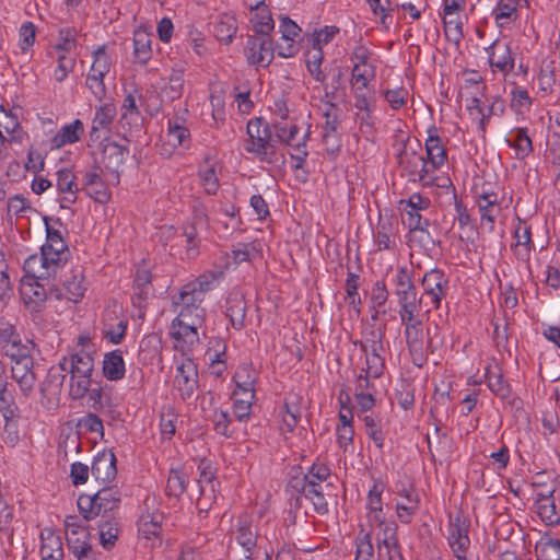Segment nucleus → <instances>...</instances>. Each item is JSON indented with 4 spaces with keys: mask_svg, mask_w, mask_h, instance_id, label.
<instances>
[{
    "mask_svg": "<svg viewBox=\"0 0 560 560\" xmlns=\"http://www.w3.org/2000/svg\"><path fill=\"white\" fill-rule=\"evenodd\" d=\"M248 140L245 150L253 153L260 162L278 164L284 162V155L278 152L271 126L261 117L250 119L247 124Z\"/></svg>",
    "mask_w": 560,
    "mask_h": 560,
    "instance_id": "obj_1",
    "label": "nucleus"
},
{
    "mask_svg": "<svg viewBox=\"0 0 560 560\" xmlns=\"http://www.w3.org/2000/svg\"><path fill=\"white\" fill-rule=\"evenodd\" d=\"M68 374H70L69 394L72 399L83 398L91 386V376L94 370L93 357L83 350L71 353L61 359Z\"/></svg>",
    "mask_w": 560,
    "mask_h": 560,
    "instance_id": "obj_2",
    "label": "nucleus"
},
{
    "mask_svg": "<svg viewBox=\"0 0 560 560\" xmlns=\"http://www.w3.org/2000/svg\"><path fill=\"white\" fill-rule=\"evenodd\" d=\"M404 337L412 362L419 368L427 362L428 354L434 353L443 343L438 326H435L434 331L427 328L425 332L423 325L406 327L404 328Z\"/></svg>",
    "mask_w": 560,
    "mask_h": 560,
    "instance_id": "obj_3",
    "label": "nucleus"
},
{
    "mask_svg": "<svg viewBox=\"0 0 560 560\" xmlns=\"http://www.w3.org/2000/svg\"><path fill=\"white\" fill-rule=\"evenodd\" d=\"M120 503V491L117 487H104L94 495L81 494L78 499V508L84 520L90 521L100 515L103 518L109 516Z\"/></svg>",
    "mask_w": 560,
    "mask_h": 560,
    "instance_id": "obj_4",
    "label": "nucleus"
},
{
    "mask_svg": "<svg viewBox=\"0 0 560 560\" xmlns=\"http://www.w3.org/2000/svg\"><path fill=\"white\" fill-rule=\"evenodd\" d=\"M397 163L401 175L407 176L409 180L419 182L423 186L434 185L436 177L431 174V168L423 155L416 150H410L405 145L397 154Z\"/></svg>",
    "mask_w": 560,
    "mask_h": 560,
    "instance_id": "obj_5",
    "label": "nucleus"
},
{
    "mask_svg": "<svg viewBox=\"0 0 560 560\" xmlns=\"http://www.w3.org/2000/svg\"><path fill=\"white\" fill-rule=\"evenodd\" d=\"M383 338L384 334L382 331L372 330L370 337L365 340L355 342L366 355V369L364 372L373 378L381 377L385 370V360L382 357L384 352Z\"/></svg>",
    "mask_w": 560,
    "mask_h": 560,
    "instance_id": "obj_6",
    "label": "nucleus"
},
{
    "mask_svg": "<svg viewBox=\"0 0 560 560\" xmlns=\"http://www.w3.org/2000/svg\"><path fill=\"white\" fill-rule=\"evenodd\" d=\"M394 294L397 299L398 307L422 304V296H418L417 288L413 283L412 271L406 266L396 269L392 278Z\"/></svg>",
    "mask_w": 560,
    "mask_h": 560,
    "instance_id": "obj_7",
    "label": "nucleus"
},
{
    "mask_svg": "<svg viewBox=\"0 0 560 560\" xmlns=\"http://www.w3.org/2000/svg\"><path fill=\"white\" fill-rule=\"evenodd\" d=\"M55 283H50V279L43 281L42 279L22 278L20 292L26 306L38 312L48 296V291L52 292Z\"/></svg>",
    "mask_w": 560,
    "mask_h": 560,
    "instance_id": "obj_8",
    "label": "nucleus"
},
{
    "mask_svg": "<svg viewBox=\"0 0 560 560\" xmlns=\"http://www.w3.org/2000/svg\"><path fill=\"white\" fill-rule=\"evenodd\" d=\"M128 154V147L119 144L109 138H105L101 142V156L98 159V164L104 170L114 174L118 182L119 173Z\"/></svg>",
    "mask_w": 560,
    "mask_h": 560,
    "instance_id": "obj_9",
    "label": "nucleus"
},
{
    "mask_svg": "<svg viewBox=\"0 0 560 560\" xmlns=\"http://www.w3.org/2000/svg\"><path fill=\"white\" fill-rule=\"evenodd\" d=\"M423 295L428 296L434 308H440L450 289V279L441 269L434 268L424 273L421 280Z\"/></svg>",
    "mask_w": 560,
    "mask_h": 560,
    "instance_id": "obj_10",
    "label": "nucleus"
},
{
    "mask_svg": "<svg viewBox=\"0 0 560 560\" xmlns=\"http://www.w3.org/2000/svg\"><path fill=\"white\" fill-rule=\"evenodd\" d=\"M245 55L249 65L268 67L275 58L271 37L249 36L246 42Z\"/></svg>",
    "mask_w": 560,
    "mask_h": 560,
    "instance_id": "obj_11",
    "label": "nucleus"
},
{
    "mask_svg": "<svg viewBox=\"0 0 560 560\" xmlns=\"http://www.w3.org/2000/svg\"><path fill=\"white\" fill-rule=\"evenodd\" d=\"M511 198L505 196L501 198L493 191H482L477 198V205L480 212L481 221L489 223V231H493L495 219L499 217L503 208H508Z\"/></svg>",
    "mask_w": 560,
    "mask_h": 560,
    "instance_id": "obj_12",
    "label": "nucleus"
},
{
    "mask_svg": "<svg viewBox=\"0 0 560 560\" xmlns=\"http://www.w3.org/2000/svg\"><path fill=\"white\" fill-rule=\"evenodd\" d=\"M174 382L184 400L192 397L198 388V371L191 359H184L177 366Z\"/></svg>",
    "mask_w": 560,
    "mask_h": 560,
    "instance_id": "obj_13",
    "label": "nucleus"
},
{
    "mask_svg": "<svg viewBox=\"0 0 560 560\" xmlns=\"http://www.w3.org/2000/svg\"><path fill=\"white\" fill-rule=\"evenodd\" d=\"M23 269L26 273L23 278L42 279L47 282L50 278L56 280L59 270L57 265L48 259V256L44 255L42 250L40 255L30 256L24 261Z\"/></svg>",
    "mask_w": 560,
    "mask_h": 560,
    "instance_id": "obj_14",
    "label": "nucleus"
},
{
    "mask_svg": "<svg viewBox=\"0 0 560 560\" xmlns=\"http://www.w3.org/2000/svg\"><path fill=\"white\" fill-rule=\"evenodd\" d=\"M144 505L147 510L142 512L137 523L138 534L145 539H151L152 537L160 538L164 514L154 509V501H152V505H150V501L147 499Z\"/></svg>",
    "mask_w": 560,
    "mask_h": 560,
    "instance_id": "obj_15",
    "label": "nucleus"
},
{
    "mask_svg": "<svg viewBox=\"0 0 560 560\" xmlns=\"http://www.w3.org/2000/svg\"><path fill=\"white\" fill-rule=\"evenodd\" d=\"M203 319L198 314L183 318L178 314L172 323L171 336L176 340H184L189 345H194L199 340L197 329L201 326Z\"/></svg>",
    "mask_w": 560,
    "mask_h": 560,
    "instance_id": "obj_16",
    "label": "nucleus"
},
{
    "mask_svg": "<svg viewBox=\"0 0 560 560\" xmlns=\"http://www.w3.org/2000/svg\"><path fill=\"white\" fill-rule=\"evenodd\" d=\"M205 296L198 292L196 285H191L186 283L179 294L177 300L174 302L176 305L180 306L179 313L183 317L192 316V315H201V318L206 316V310L201 307V303L203 302Z\"/></svg>",
    "mask_w": 560,
    "mask_h": 560,
    "instance_id": "obj_17",
    "label": "nucleus"
},
{
    "mask_svg": "<svg viewBox=\"0 0 560 560\" xmlns=\"http://www.w3.org/2000/svg\"><path fill=\"white\" fill-rule=\"evenodd\" d=\"M488 61L492 69L510 73L514 69V55L510 44L501 40H494L487 49Z\"/></svg>",
    "mask_w": 560,
    "mask_h": 560,
    "instance_id": "obj_18",
    "label": "nucleus"
},
{
    "mask_svg": "<svg viewBox=\"0 0 560 560\" xmlns=\"http://www.w3.org/2000/svg\"><path fill=\"white\" fill-rule=\"evenodd\" d=\"M469 523L457 515L450 520L447 544L453 553L468 552L470 538L468 536Z\"/></svg>",
    "mask_w": 560,
    "mask_h": 560,
    "instance_id": "obj_19",
    "label": "nucleus"
},
{
    "mask_svg": "<svg viewBox=\"0 0 560 560\" xmlns=\"http://www.w3.org/2000/svg\"><path fill=\"white\" fill-rule=\"evenodd\" d=\"M57 278L59 282L62 283L66 292L69 294V300L78 302L83 298L86 287L81 266H75L69 271H66L65 265L62 264V269L58 270Z\"/></svg>",
    "mask_w": 560,
    "mask_h": 560,
    "instance_id": "obj_20",
    "label": "nucleus"
},
{
    "mask_svg": "<svg viewBox=\"0 0 560 560\" xmlns=\"http://www.w3.org/2000/svg\"><path fill=\"white\" fill-rule=\"evenodd\" d=\"M406 203L409 208L405 209L407 214V225L409 230L411 232H428L430 222L428 219H423L419 211L428 209L430 206V200L428 198H423L419 194H412Z\"/></svg>",
    "mask_w": 560,
    "mask_h": 560,
    "instance_id": "obj_21",
    "label": "nucleus"
},
{
    "mask_svg": "<svg viewBox=\"0 0 560 560\" xmlns=\"http://www.w3.org/2000/svg\"><path fill=\"white\" fill-rule=\"evenodd\" d=\"M46 243L42 246L44 255L52 260L59 269H62V264L67 260L68 246L63 241L59 231L51 229L47 225Z\"/></svg>",
    "mask_w": 560,
    "mask_h": 560,
    "instance_id": "obj_22",
    "label": "nucleus"
},
{
    "mask_svg": "<svg viewBox=\"0 0 560 560\" xmlns=\"http://www.w3.org/2000/svg\"><path fill=\"white\" fill-rule=\"evenodd\" d=\"M33 358L13 362L11 368L12 378L18 383L24 396H30L36 383V375L33 371Z\"/></svg>",
    "mask_w": 560,
    "mask_h": 560,
    "instance_id": "obj_23",
    "label": "nucleus"
},
{
    "mask_svg": "<svg viewBox=\"0 0 560 560\" xmlns=\"http://www.w3.org/2000/svg\"><path fill=\"white\" fill-rule=\"evenodd\" d=\"M115 116L116 107L113 103H105L96 108L94 118L92 120L90 140H101L102 133L108 132L110 130Z\"/></svg>",
    "mask_w": 560,
    "mask_h": 560,
    "instance_id": "obj_24",
    "label": "nucleus"
},
{
    "mask_svg": "<svg viewBox=\"0 0 560 560\" xmlns=\"http://www.w3.org/2000/svg\"><path fill=\"white\" fill-rule=\"evenodd\" d=\"M91 475L102 482L114 480L117 475L115 454L106 451L97 454L91 466Z\"/></svg>",
    "mask_w": 560,
    "mask_h": 560,
    "instance_id": "obj_25",
    "label": "nucleus"
},
{
    "mask_svg": "<svg viewBox=\"0 0 560 560\" xmlns=\"http://www.w3.org/2000/svg\"><path fill=\"white\" fill-rule=\"evenodd\" d=\"M397 494L407 500V503L397 502L396 513L399 521L404 524H409L413 515L417 513L420 504V499L416 490L410 487H397Z\"/></svg>",
    "mask_w": 560,
    "mask_h": 560,
    "instance_id": "obj_26",
    "label": "nucleus"
},
{
    "mask_svg": "<svg viewBox=\"0 0 560 560\" xmlns=\"http://www.w3.org/2000/svg\"><path fill=\"white\" fill-rule=\"evenodd\" d=\"M434 133H430L425 140L427 159L425 162L431 168V174L434 175V171L441 168L447 161V152L442 144L441 138Z\"/></svg>",
    "mask_w": 560,
    "mask_h": 560,
    "instance_id": "obj_27",
    "label": "nucleus"
},
{
    "mask_svg": "<svg viewBox=\"0 0 560 560\" xmlns=\"http://www.w3.org/2000/svg\"><path fill=\"white\" fill-rule=\"evenodd\" d=\"M84 135V125L80 119L65 125L51 139V149H60L66 144L78 142Z\"/></svg>",
    "mask_w": 560,
    "mask_h": 560,
    "instance_id": "obj_28",
    "label": "nucleus"
},
{
    "mask_svg": "<svg viewBox=\"0 0 560 560\" xmlns=\"http://www.w3.org/2000/svg\"><path fill=\"white\" fill-rule=\"evenodd\" d=\"M246 308L247 305L242 295L230 294L226 299V316L234 329L241 330L245 327Z\"/></svg>",
    "mask_w": 560,
    "mask_h": 560,
    "instance_id": "obj_29",
    "label": "nucleus"
},
{
    "mask_svg": "<svg viewBox=\"0 0 560 560\" xmlns=\"http://www.w3.org/2000/svg\"><path fill=\"white\" fill-rule=\"evenodd\" d=\"M67 374L68 372L61 360L57 365H52L48 370L46 380L40 385L42 395L46 396L59 394L61 392Z\"/></svg>",
    "mask_w": 560,
    "mask_h": 560,
    "instance_id": "obj_30",
    "label": "nucleus"
},
{
    "mask_svg": "<svg viewBox=\"0 0 560 560\" xmlns=\"http://www.w3.org/2000/svg\"><path fill=\"white\" fill-rule=\"evenodd\" d=\"M200 476L198 479L201 498L198 499V505L203 510L202 501L207 497V492L210 493L209 499H215V476L212 465L207 460H201L199 466Z\"/></svg>",
    "mask_w": 560,
    "mask_h": 560,
    "instance_id": "obj_31",
    "label": "nucleus"
},
{
    "mask_svg": "<svg viewBox=\"0 0 560 560\" xmlns=\"http://www.w3.org/2000/svg\"><path fill=\"white\" fill-rule=\"evenodd\" d=\"M103 373L109 381H119L124 378L126 368L120 349L113 350L104 355Z\"/></svg>",
    "mask_w": 560,
    "mask_h": 560,
    "instance_id": "obj_32",
    "label": "nucleus"
},
{
    "mask_svg": "<svg viewBox=\"0 0 560 560\" xmlns=\"http://www.w3.org/2000/svg\"><path fill=\"white\" fill-rule=\"evenodd\" d=\"M73 45L74 44L72 42L66 40L63 45H57L55 47L56 51L58 52L57 67L54 71V77L57 82L65 81L75 66L74 57L65 52L69 51Z\"/></svg>",
    "mask_w": 560,
    "mask_h": 560,
    "instance_id": "obj_33",
    "label": "nucleus"
},
{
    "mask_svg": "<svg viewBox=\"0 0 560 560\" xmlns=\"http://www.w3.org/2000/svg\"><path fill=\"white\" fill-rule=\"evenodd\" d=\"M84 189L96 202L106 203L110 199V190L97 172H89L84 175Z\"/></svg>",
    "mask_w": 560,
    "mask_h": 560,
    "instance_id": "obj_34",
    "label": "nucleus"
},
{
    "mask_svg": "<svg viewBox=\"0 0 560 560\" xmlns=\"http://www.w3.org/2000/svg\"><path fill=\"white\" fill-rule=\"evenodd\" d=\"M237 32V21L236 19L228 13L221 14L213 25V35L215 38L229 45L233 42L235 34Z\"/></svg>",
    "mask_w": 560,
    "mask_h": 560,
    "instance_id": "obj_35",
    "label": "nucleus"
},
{
    "mask_svg": "<svg viewBox=\"0 0 560 560\" xmlns=\"http://www.w3.org/2000/svg\"><path fill=\"white\" fill-rule=\"evenodd\" d=\"M486 376L489 389L502 400L511 404L512 389L510 384L503 378L500 369L498 366L487 369Z\"/></svg>",
    "mask_w": 560,
    "mask_h": 560,
    "instance_id": "obj_36",
    "label": "nucleus"
},
{
    "mask_svg": "<svg viewBox=\"0 0 560 560\" xmlns=\"http://www.w3.org/2000/svg\"><path fill=\"white\" fill-rule=\"evenodd\" d=\"M152 35L144 30H137L133 33V56L136 60L145 65L152 56Z\"/></svg>",
    "mask_w": 560,
    "mask_h": 560,
    "instance_id": "obj_37",
    "label": "nucleus"
},
{
    "mask_svg": "<svg viewBox=\"0 0 560 560\" xmlns=\"http://www.w3.org/2000/svg\"><path fill=\"white\" fill-rule=\"evenodd\" d=\"M122 113L119 119V124L122 129H132L139 127L142 120L141 114L136 104V98L132 94H128L122 103Z\"/></svg>",
    "mask_w": 560,
    "mask_h": 560,
    "instance_id": "obj_38",
    "label": "nucleus"
},
{
    "mask_svg": "<svg viewBox=\"0 0 560 560\" xmlns=\"http://www.w3.org/2000/svg\"><path fill=\"white\" fill-rule=\"evenodd\" d=\"M185 68L177 66L173 68L167 84L162 89V95L167 101L173 102L183 95Z\"/></svg>",
    "mask_w": 560,
    "mask_h": 560,
    "instance_id": "obj_39",
    "label": "nucleus"
},
{
    "mask_svg": "<svg viewBox=\"0 0 560 560\" xmlns=\"http://www.w3.org/2000/svg\"><path fill=\"white\" fill-rule=\"evenodd\" d=\"M535 553L538 560H560V540L542 535L536 542Z\"/></svg>",
    "mask_w": 560,
    "mask_h": 560,
    "instance_id": "obj_40",
    "label": "nucleus"
},
{
    "mask_svg": "<svg viewBox=\"0 0 560 560\" xmlns=\"http://www.w3.org/2000/svg\"><path fill=\"white\" fill-rule=\"evenodd\" d=\"M506 143L515 150L518 160H524L533 152V142L526 128L515 129L514 137L506 139Z\"/></svg>",
    "mask_w": 560,
    "mask_h": 560,
    "instance_id": "obj_41",
    "label": "nucleus"
},
{
    "mask_svg": "<svg viewBox=\"0 0 560 560\" xmlns=\"http://www.w3.org/2000/svg\"><path fill=\"white\" fill-rule=\"evenodd\" d=\"M382 492L383 489L378 485H374L368 494L369 520L373 525L384 524Z\"/></svg>",
    "mask_w": 560,
    "mask_h": 560,
    "instance_id": "obj_42",
    "label": "nucleus"
},
{
    "mask_svg": "<svg viewBox=\"0 0 560 560\" xmlns=\"http://www.w3.org/2000/svg\"><path fill=\"white\" fill-rule=\"evenodd\" d=\"M236 390L234 395L243 393L244 395L255 394L256 373L249 365H241L234 374Z\"/></svg>",
    "mask_w": 560,
    "mask_h": 560,
    "instance_id": "obj_43",
    "label": "nucleus"
},
{
    "mask_svg": "<svg viewBox=\"0 0 560 560\" xmlns=\"http://www.w3.org/2000/svg\"><path fill=\"white\" fill-rule=\"evenodd\" d=\"M100 542L105 549H110L118 538V522L113 516H107L98 523Z\"/></svg>",
    "mask_w": 560,
    "mask_h": 560,
    "instance_id": "obj_44",
    "label": "nucleus"
},
{
    "mask_svg": "<svg viewBox=\"0 0 560 560\" xmlns=\"http://www.w3.org/2000/svg\"><path fill=\"white\" fill-rule=\"evenodd\" d=\"M190 132L186 126H184L179 118L168 119L166 141L172 147L176 148L183 145L189 141Z\"/></svg>",
    "mask_w": 560,
    "mask_h": 560,
    "instance_id": "obj_45",
    "label": "nucleus"
},
{
    "mask_svg": "<svg viewBox=\"0 0 560 560\" xmlns=\"http://www.w3.org/2000/svg\"><path fill=\"white\" fill-rule=\"evenodd\" d=\"M66 536L68 548L73 555L92 548L91 534L88 527L80 530L72 529V532H67Z\"/></svg>",
    "mask_w": 560,
    "mask_h": 560,
    "instance_id": "obj_46",
    "label": "nucleus"
},
{
    "mask_svg": "<svg viewBox=\"0 0 560 560\" xmlns=\"http://www.w3.org/2000/svg\"><path fill=\"white\" fill-rule=\"evenodd\" d=\"M151 281L152 276L148 269H139L137 271L133 284V299H138L139 303L153 294Z\"/></svg>",
    "mask_w": 560,
    "mask_h": 560,
    "instance_id": "obj_47",
    "label": "nucleus"
},
{
    "mask_svg": "<svg viewBox=\"0 0 560 560\" xmlns=\"http://www.w3.org/2000/svg\"><path fill=\"white\" fill-rule=\"evenodd\" d=\"M0 109L3 113V118L0 119V129L2 132L4 131L8 135L5 136L8 143L21 142L22 137L20 133L22 132V128L18 117L11 113L5 112L2 106Z\"/></svg>",
    "mask_w": 560,
    "mask_h": 560,
    "instance_id": "obj_48",
    "label": "nucleus"
},
{
    "mask_svg": "<svg viewBox=\"0 0 560 560\" xmlns=\"http://www.w3.org/2000/svg\"><path fill=\"white\" fill-rule=\"evenodd\" d=\"M444 14L443 23H444V33L445 37L448 42L454 44H459L464 37L463 33V23L456 12H452L450 14Z\"/></svg>",
    "mask_w": 560,
    "mask_h": 560,
    "instance_id": "obj_49",
    "label": "nucleus"
},
{
    "mask_svg": "<svg viewBox=\"0 0 560 560\" xmlns=\"http://www.w3.org/2000/svg\"><path fill=\"white\" fill-rule=\"evenodd\" d=\"M375 74L374 66L352 67L350 83L357 90L365 89L374 80Z\"/></svg>",
    "mask_w": 560,
    "mask_h": 560,
    "instance_id": "obj_50",
    "label": "nucleus"
},
{
    "mask_svg": "<svg viewBox=\"0 0 560 560\" xmlns=\"http://www.w3.org/2000/svg\"><path fill=\"white\" fill-rule=\"evenodd\" d=\"M186 486L187 479L185 474L179 469H172L167 478L166 494L178 498L186 490Z\"/></svg>",
    "mask_w": 560,
    "mask_h": 560,
    "instance_id": "obj_51",
    "label": "nucleus"
},
{
    "mask_svg": "<svg viewBox=\"0 0 560 560\" xmlns=\"http://www.w3.org/2000/svg\"><path fill=\"white\" fill-rule=\"evenodd\" d=\"M421 306L422 304H413L399 307L398 315L404 328L423 325L421 318Z\"/></svg>",
    "mask_w": 560,
    "mask_h": 560,
    "instance_id": "obj_52",
    "label": "nucleus"
},
{
    "mask_svg": "<svg viewBox=\"0 0 560 560\" xmlns=\"http://www.w3.org/2000/svg\"><path fill=\"white\" fill-rule=\"evenodd\" d=\"M127 327L128 322L126 319H120L116 324L105 323L103 327V336L109 342L119 345L125 338Z\"/></svg>",
    "mask_w": 560,
    "mask_h": 560,
    "instance_id": "obj_53",
    "label": "nucleus"
},
{
    "mask_svg": "<svg viewBox=\"0 0 560 560\" xmlns=\"http://www.w3.org/2000/svg\"><path fill=\"white\" fill-rule=\"evenodd\" d=\"M382 528V535L383 537L377 538L378 542V551L382 552L383 548H396L397 547V525L392 523H386L384 521L383 525H377Z\"/></svg>",
    "mask_w": 560,
    "mask_h": 560,
    "instance_id": "obj_54",
    "label": "nucleus"
},
{
    "mask_svg": "<svg viewBox=\"0 0 560 560\" xmlns=\"http://www.w3.org/2000/svg\"><path fill=\"white\" fill-rule=\"evenodd\" d=\"M112 66L110 56L106 52L105 46L97 48L93 54V62L91 66V72L106 75Z\"/></svg>",
    "mask_w": 560,
    "mask_h": 560,
    "instance_id": "obj_55",
    "label": "nucleus"
},
{
    "mask_svg": "<svg viewBox=\"0 0 560 560\" xmlns=\"http://www.w3.org/2000/svg\"><path fill=\"white\" fill-rule=\"evenodd\" d=\"M254 30L258 34V36L270 37V33L275 28V22L271 15L261 10L253 18Z\"/></svg>",
    "mask_w": 560,
    "mask_h": 560,
    "instance_id": "obj_56",
    "label": "nucleus"
},
{
    "mask_svg": "<svg viewBox=\"0 0 560 560\" xmlns=\"http://www.w3.org/2000/svg\"><path fill=\"white\" fill-rule=\"evenodd\" d=\"M222 276L220 271H208L200 275L195 281L188 282L191 285H196V289L203 296L208 291L214 289L219 278Z\"/></svg>",
    "mask_w": 560,
    "mask_h": 560,
    "instance_id": "obj_57",
    "label": "nucleus"
},
{
    "mask_svg": "<svg viewBox=\"0 0 560 560\" xmlns=\"http://www.w3.org/2000/svg\"><path fill=\"white\" fill-rule=\"evenodd\" d=\"M3 351L4 354L12 360V362L33 358L31 353V347L27 343H23L21 339L13 343L5 345Z\"/></svg>",
    "mask_w": 560,
    "mask_h": 560,
    "instance_id": "obj_58",
    "label": "nucleus"
},
{
    "mask_svg": "<svg viewBox=\"0 0 560 560\" xmlns=\"http://www.w3.org/2000/svg\"><path fill=\"white\" fill-rule=\"evenodd\" d=\"M324 59V54L322 49H313V55L307 59L306 66L311 75L320 83H324L326 80V75L322 70V62Z\"/></svg>",
    "mask_w": 560,
    "mask_h": 560,
    "instance_id": "obj_59",
    "label": "nucleus"
},
{
    "mask_svg": "<svg viewBox=\"0 0 560 560\" xmlns=\"http://www.w3.org/2000/svg\"><path fill=\"white\" fill-rule=\"evenodd\" d=\"M104 77L105 75L98 74L96 72L93 73L90 70L85 80L86 88L98 101H102L106 96Z\"/></svg>",
    "mask_w": 560,
    "mask_h": 560,
    "instance_id": "obj_60",
    "label": "nucleus"
},
{
    "mask_svg": "<svg viewBox=\"0 0 560 560\" xmlns=\"http://www.w3.org/2000/svg\"><path fill=\"white\" fill-rule=\"evenodd\" d=\"M236 540L244 548L246 555H252V550L257 545V535L250 526L241 525L236 534Z\"/></svg>",
    "mask_w": 560,
    "mask_h": 560,
    "instance_id": "obj_61",
    "label": "nucleus"
},
{
    "mask_svg": "<svg viewBox=\"0 0 560 560\" xmlns=\"http://www.w3.org/2000/svg\"><path fill=\"white\" fill-rule=\"evenodd\" d=\"M42 559L52 557H63L62 542L59 537L50 535L47 539L43 540L40 546Z\"/></svg>",
    "mask_w": 560,
    "mask_h": 560,
    "instance_id": "obj_62",
    "label": "nucleus"
},
{
    "mask_svg": "<svg viewBox=\"0 0 560 560\" xmlns=\"http://www.w3.org/2000/svg\"><path fill=\"white\" fill-rule=\"evenodd\" d=\"M77 427L88 432L98 433L101 436L104 435V425L102 419L92 412L79 419Z\"/></svg>",
    "mask_w": 560,
    "mask_h": 560,
    "instance_id": "obj_63",
    "label": "nucleus"
},
{
    "mask_svg": "<svg viewBox=\"0 0 560 560\" xmlns=\"http://www.w3.org/2000/svg\"><path fill=\"white\" fill-rule=\"evenodd\" d=\"M200 183L208 195H215L219 190L220 184L215 170L213 167H207L199 172Z\"/></svg>",
    "mask_w": 560,
    "mask_h": 560,
    "instance_id": "obj_64",
    "label": "nucleus"
}]
</instances>
